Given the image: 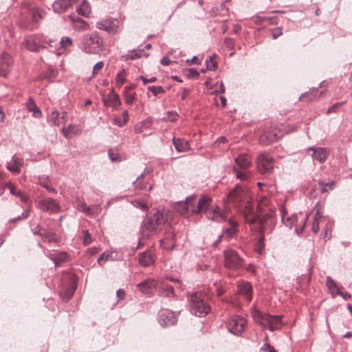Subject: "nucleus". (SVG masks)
I'll return each instance as SVG.
<instances>
[{
  "label": "nucleus",
  "mask_w": 352,
  "mask_h": 352,
  "mask_svg": "<svg viewBox=\"0 0 352 352\" xmlns=\"http://www.w3.org/2000/svg\"><path fill=\"white\" fill-rule=\"evenodd\" d=\"M227 199L228 203L232 204L243 214L246 223L250 225L257 224L261 232L267 230V224L270 227V232L272 230L275 224L274 210L267 208L269 201L267 197H264L257 205L259 215L253 210L249 190L243 188L240 184H236L229 192Z\"/></svg>",
  "instance_id": "nucleus-1"
},
{
  "label": "nucleus",
  "mask_w": 352,
  "mask_h": 352,
  "mask_svg": "<svg viewBox=\"0 0 352 352\" xmlns=\"http://www.w3.org/2000/svg\"><path fill=\"white\" fill-rule=\"evenodd\" d=\"M170 224V214L166 211L157 210L146 216L142 224V230L147 234H156L166 229Z\"/></svg>",
  "instance_id": "nucleus-2"
},
{
  "label": "nucleus",
  "mask_w": 352,
  "mask_h": 352,
  "mask_svg": "<svg viewBox=\"0 0 352 352\" xmlns=\"http://www.w3.org/2000/svg\"><path fill=\"white\" fill-rule=\"evenodd\" d=\"M252 316L263 329L267 328L270 331L280 329L283 325L282 315H270L254 309L252 311Z\"/></svg>",
  "instance_id": "nucleus-3"
},
{
  "label": "nucleus",
  "mask_w": 352,
  "mask_h": 352,
  "mask_svg": "<svg viewBox=\"0 0 352 352\" xmlns=\"http://www.w3.org/2000/svg\"><path fill=\"white\" fill-rule=\"evenodd\" d=\"M235 165L232 166V173L235 177L243 182H247L252 173L250 170L252 166V159L246 153H242L234 158Z\"/></svg>",
  "instance_id": "nucleus-4"
},
{
  "label": "nucleus",
  "mask_w": 352,
  "mask_h": 352,
  "mask_svg": "<svg viewBox=\"0 0 352 352\" xmlns=\"http://www.w3.org/2000/svg\"><path fill=\"white\" fill-rule=\"evenodd\" d=\"M82 42V49L87 54H100L105 50L103 38L97 32L85 35Z\"/></svg>",
  "instance_id": "nucleus-5"
},
{
  "label": "nucleus",
  "mask_w": 352,
  "mask_h": 352,
  "mask_svg": "<svg viewBox=\"0 0 352 352\" xmlns=\"http://www.w3.org/2000/svg\"><path fill=\"white\" fill-rule=\"evenodd\" d=\"M191 313L198 317L206 316L210 311L211 308L202 298L200 293H194L190 296Z\"/></svg>",
  "instance_id": "nucleus-6"
},
{
  "label": "nucleus",
  "mask_w": 352,
  "mask_h": 352,
  "mask_svg": "<svg viewBox=\"0 0 352 352\" xmlns=\"http://www.w3.org/2000/svg\"><path fill=\"white\" fill-rule=\"evenodd\" d=\"M282 221L286 226L289 228H295V232L297 234L302 233L303 228L306 224L308 216H304L302 214L297 215L294 214L290 217H285V210L284 208L280 209Z\"/></svg>",
  "instance_id": "nucleus-7"
},
{
  "label": "nucleus",
  "mask_w": 352,
  "mask_h": 352,
  "mask_svg": "<svg viewBox=\"0 0 352 352\" xmlns=\"http://www.w3.org/2000/svg\"><path fill=\"white\" fill-rule=\"evenodd\" d=\"M96 27L100 30L107 32L109 35H116L123 30V25L117 18L107 17L96 23Z\"/></svg>",
  "instance_id": "nucleus-8"
},
{
  "label": "nucleus",
  "mask_w": 352,
  "mask_h": 352,
  "mask_svg": "<svg viewBox=\"0 0 352 352\" xmlns=\"http://www.w3.org/2000/svg\"><path fill=\"white\" fill-rule=\"evenodd\" d=\"M247 322L245 318L235 316L230 318L226 322V327L228 331L236 335L240 336L245 331Z\"/></svg>",
  "instance_id": "nucleus-9"
},
{
  "label": "nucleus",
  "mask_w": 352,
  "mask_h": 352,
  "mask_svg": "<svg viewBox=\"0 0 352 352\" xmlns=\"http://www.w3.org/2000/svg\"><path fill=\"white\" fill-rule=\"evenodd\" d=\"M224 264L226 267L230 270L239 268L243 264V259L234 250H227L223 252Z\"/></svg>",
  "instance_id": "nucleus-10"
},
{
  "label": "nucleus",
  "mask_w": 352,
  "mask_h": 352,
  "mask_svg": "<svg viewBox=\"0 0 352 352\" xmlns=\"http://www.w3.org/2000/svg\"><path fill=\"white\" fill-rule=\"evenodd\" d=\"M37 208L40 210L50 214L57 213L60 211L59 204L51 197H45L38 200Z\"/></svg>",
  "instance_id": "nucleus-11"
},
{
  "label": "nucleus",
  "mask_w": 352,
  "mask_h": 352,
  "mask_svg": "<svg viewBox=\"0 0 352 352\" xmlns=\"http://www.w3.org/2000/svg\"><path fill=\"white\" fill-rule=\"evenodd\" d=\"M257 169L261 173H270L274 168V159L267 153H260L256 159Z\"/></svg>",
  "instance_id": "nucleus-12"
},
{
  "label": "nucleus",
  "mask_w": 352,
  "mask_h": 352,
  "mask_svg": "<svg viewBox=\"0 0 352 352\" xmlns=\"http://www.w3.org/2000/svg\"><path fill=\"white\" fill-rule=\"evenodd\" d=\"M212 203V200L210 197L207 195H202L197 203L196 201L193 203L192 214L204 213L206 214L211 208H213Z\"/></svg>",
  "instance_id": "nucleus-13"
},
{
  "label": "nucleus",
  "mask_w": 352,
  "mask_h": 352,
  "mask_svg": "<svg viewBox=\"0 0 352 352\" xmlns=\"http://www.w3.org/2000/svg\"><path fill=\"white\" fill-rule=\"evenodd\" d=\"M197 195L192 194L186 198L184 201H179L175 209L181 215L188 217L191 212L192 214V205L195 202Z\"/></svg>",
  "instance_id": "nucleus-14"
},
{
  "label": "nucleus",
  "mask_w": 352,
  "mask_h": 352,
  "mask_svg": "<svg viewBox=\"0 0 352 352\" xmlns=\"http://www.w3.org/2000/svg\"><path fill=\"white\" fill-rule=\"evenodd\" d=\"M157 281L153 278L146 279L137 285L140 292L144 294H151L157 287Z\"/></svg>",
  "instance_id": "nucleus-15"
},
{
  "label": "nucleus",
  "mask_w": 352,
  "mask_h": 352,
  "mask_svg": "<svg viewBox=\"0 0 352 352\" xmlns=\"http://www.w3.org/2000/svg\"><path fill=\"white\" fill-rule=\"evenodd\" d=\"M23 159L14 155L10 162L7 163V169L13 174H19L21 173V168L23 165Z\"/></svg>",
  "instance_id": "nucleus-16"
},
{
  "label": "nucleus",
  "mask_w": 352,
  "mask_h": 352,
  "mask_svg": "<svg viewBox=\"0 0 352 352\" xmlns=\"http://www.w3.org/2000/svg\"><path fill=\"white\" fill-rule=\"evenodd\" d=\"M308 151H311V157L314 162H318L319 163L324 162L327 158V151L324 148L322 147H309L307 149Z\"/></svg>",
  "instance_id": "nucleus-17"
},
{
  "label": "nucleus",
  "mask_w": 352,
  "mask_h": 352,
  "mask_svg": "<svg viewBox=\"0 0 352 352\" xmlns=\"http://www.w3.org/2000/svg\"><path fill=\"white\" fill-rule=\"evenodd\" d=\"M103 102L105 106L112 107L114 109L121 104L120 96L115 92L114 89L111 90L107 98H103Z\"/></svg>",
  "instance_id": "nucleus-18"
},
{
  "label": "nucleus",
  "mask_w": 352,
  "mask_h": 352,
  "mask_svg": "<svg viewBox=\"0 0 352 352\" xmlns=\"http://www.w3.org/2000/svg\"><path fill=\"white\" fill-rule=\"evenodd\" d=\"M76 0H56L52 4V8L56 13L65 12Z\"/></svg>",
  "instance_id": "nucleus-19"
},
{
  "label": "nucleus",
  "mask_w": 352,
  "mask_h": 352,
  "mask_svg": "<svg viewBox=\"0 0 352 352\" xmlns=\"http://www.w3.org/2000/svg\"><path fill=\"white\" fill-rule=\"evenodd\" d=\"M207 218L213 221L220 223L226 221V217L218 207L211 208V210L206 214Z\"/></svg>",
  "instance_id": "nucleus-20"
},
{
  "label": "nucleus",
  "mask_w": 352,
  "mask_h": 352,
  "mask_svg": "<svg viewBox=\"0 0 352 352\" xmlns=\"http://www.w3.org/2000/svg\"><path fill=\"white\" fill-rule=\"evenodd\" d=\"M158 320L162 326L168 327L175 324L177 318L173 312L163 313L160 315Z\"/></svg>",
  "instance_id": "nucleus-21"
},
{
  "label": "nucleus",
  "mask_w": 352,
  "mask_h": 352,
  "mask_svg": "<svg viewBox=\"0 0 352 352\" xmlns=\"http://www.w3.org/2000/svg\"><path fill=\"white\" fill-rule=\"evenodd\" d=\"M238 292L248 302L252 300V288L248 282H243L238 285Z\"/></svg>",
  "instance_id": "nucleus-22"
},
{
  "label": "nucleus",
  "mask_w": 352,
  "mask_h": 352,
  "mask_svg": "<svg viewBox=\"0 0 352 352\" xmlns=\"http://www.w3.org/2000/svg\"><path fill=\"white\" fill-rule=\"evenodd\" d=\"M139 263L142 267H148L154 264L155 259L151 251H146L139 254Z\"/></svg>",
  "instance_id": "nucleus-23"
},
{
  "label": "nucleus",
  "mask_w": 352,
  "mask_h": 352,
  "mask_svg": "<svg viewBox=\"0 0 352 352\" xmlns=\"http://www.w3.org/2000/svg\"><path fill=\"white\" fill-rule=\"evenodd\" d=\"M172 141L177 152H186L190 148L189 142L183 138L173 137Z\"/></svg>",
  "instance_id": "nucleus-24"
},
{
  "label": "nucleus",
  "mask_w": 352,
  "mask_h": 352,
  "mask_svg": "<svg viewBox=\"0 0 352 352\" xmlns=\"http://www.w3.org/2000/svg\"><path fill=\"white\" fill-rule=\"evenodd\" d=\"M323 92V91L319 92L317 88H311L309 91L302 94L299 98L307 102L312 101L322 96Z\"/></svg>",
  "instance_id": "nucleus-25"
},
{
  "label": "nucleus",
  "mask_w": 352,
  "mask_h": 352,
  "mask_svg": "<svg viewBox=\"0 0 352 352\" xmlns=\"http://www.w3.org/2000/svg\"><path fill=\"white\" fill-rule=\"evenodd\" d=\"M23 46L31 52H38L41 47H43V45L37 43L35 38L33 36H28L24 39L23 43Z\"/></svg>",
  "instance_id": "nucleus-26"
},
{
  "label": "nucleus",
  "mask_w": 352,
  "mask_h": 352,
  "mask_svg": "<svg viewBox=\"0 0 352 352\" xmlns=\"http://www.w3.org/2000/svg\"><path fill=\"white\" fill-rule=\"evenodd\" d=\"M27 109L32 113V116L36 118H40L42 116L41 109L37 107L34 100L30 97L26 102Z\"/></svg>",
  "instance_id": "nucleus-27"
},
{
  "label": "nucleus",
  "mask_w": 352,
  "mask_h": 352,
  "mask_svg": "<svg viewBox=\"0 0 352 352\" xmlns=\"http://www.w3.org/2000/svg\"><path fill=\"white\" fill-rule=\"evenodd\" d=\"M47 256L54 261L55 267H57L67 259L68 255L65 252H60L50 254Z\"/></svg>",
  "instance_id": "nucleus-28"
},
{
  "label": "nucleus",
  "mask_w": 352,
  "mask_h": 352,
  "mask_svg": "<svg viewBox=\"0 0 352 352\" xmlns=\"http://www.w3.org/2000/svg\"><path fill=\"white\" fill-rule=\"evenodd\" d=\"M327 287L333 297H335L340 293V288L337 285V283L331 278V276H327L326 281Z\"/></svg>",
  "instance_id": "nucleus-29"
},
{
  "label": "nucleus",
  "mask_w": 352,
  "mask_h": 352,
  "mask_svg": "<svg viewBox=\"0 0 352 352\" xmlns=\"http://www.w3.org/2000/svg\"><path fill=\"white\" fill-rule=\"evenodd\" d=\"M228 222L230 227L223 229V234L226 235L228 238H232L236 234L238 231V223L233 219H229Z\"/></svg>",
  "instance_id": "nucleus-30"
},
{
  "label": "nucleus",
  "mask_w": 352,
  "mask_h": 352,
  "mask_svg": "<svg viewBox=\"0 0 352 352\" xmlns=\"http://www.w3.org/2000/svg\"><path fill=\"white\" fill-rule=\"evenodd\" d=\"M142 56H148V54L144 52V50H133L129 51L126 55L123 56L122 58L125 60H135L141 58Z\"/></svg>",
  "instance_id": "nucleus-31"
},
{
  "label": "nucleus",
  "mask_w": 352,
  "mask_h": 352,
  "mask_svg": "<svg viewBox=\"0 0 352 352\" xmlns=\"http://www.w3.org/2000/svg\"><path fill=\"white\" fill-rule=\"evenodd\" d=\"M278 140L277 135L271 132L263 133L259 138L260 142L262 144H270Z\"/></svg>",
  "instance_id": "nucleus-32"
},
{
  "label": "nucleus",
  "mask_w": 352,
  "mask_h": 352,
  "mask_svg": "<svg viewBox=\"0 0 352 352\" xmlns=\"http://www.w3.org/2000/svg\"><path fill=\"white\" fill-rule=\"evenodd\" d=\"M47 121L55 126H60L63 124V121L60 118V113L56 109L52 111L48 116Z\"/></svg>",
  "instance_id": "nucleus-33"
},
{
  "label": "nucleus",
  "mask_w": 352,
  "mask_h": 352,
  "mask_svg": "<svg viewBox=\"0 0 352 352\" xmlns=\"http://www.w3.org/2000/svg\"><path fill=\"white\" fill-rule=\"evenodd\" d=\"M76 12L79 14L87 17L91 12L89 4L86 1H83L80 6L76 9Z\"/></svg>",
  "instance_id": "nucleus-34"
},
{
  "label": "nucleus",
  "mask_w": 352,
  "mask_h": 352,
  "mask_svg": "<svg viewBox=\"0 0 352 352\" xmlns=\"http://www.w3.org/2000/svg\"><path fill=\"white\" fill-rule=\"evenodd\" d=\"M71 19L74 23H76V29L86 30L89 28V24L85 20L78 16H71Z\"/></svg>",
  "instance_id": "nucleus-35"
},
{
  "label": "nucleus",
  "mask_w": 352,
  "mask_h": 352,
  "mask_svg": "<svg viewBox=\"0 0 352 352\" xmlns=\"http://www.w3.org/2000/svg\"><path fill=\"white\" fill-rule=\"evenodd\" d=\"M42 239L45 242L48 243H57L58 241V238L54 233L44 231L43 233L40 234Z\"/></svg>",
  "instance_id": "nucleus-36"
},
{
  "label": "nucleus",
  "mask_w": 352,
  "mask_h": 352,
  "mask_svg": "<svg viewBox=\"0 0 352 352\" xmlns=\"http://www.w3.org/2000/svg\"><path fill=\"white\" fill-rule=\"evenodd\" d=\"M160 294L163 296L171 298L175 296L173 287L166 285L160 289Z\"/></svg>",
  "instance_id": "nucleus-37"
},
{
  "label": "nucleus",
  "mask_w": 352,
  "mask_h": 352,
  "mask_svg": "<svg viewBox=\"0 0 352 352\" xmlns=\"http://www.w3.org/2000/svg\"><path fill=\"white\" fill-rule=\"evenodd\" d=\"M206 69L210 71H214L217 69L218 64L215 60V56H209L206 60Z\"/></svg>",
  "instance_id": "nucleus-38"
},
{
  "label": "nucleus",
  "mask_w": 352,
  "mask_h": 352,
  "mask_svg": "<svg viewBox=\"0 0 352 352\" xmlns=\"http://www.w3.org/2000/svg\"><path fill=\"white\" fill-rule=\"evenodd\" d=\"M39 184L41 186L45 188L48 192L56 193V190L54 188L50 186L49 178L47 177H43L39 179Z\"/></svg>",
  "instance_id": "nucleus-39"
},
{
  "label": "nucleus",
  "mask_w": 352,
  "mask_h": 352,
  "mask_svg": "<svg viewBox=\"0 0 352 352\" xmlns=\"http://www.w3.org/2000/svg\"><path fill=\"white\" fill-rule=\"evenodd\" d=\"M322 214L318 210L316 213L315 214L314 221L312 222V226H311V230L314 233H317L319 230V223L320 219H322Z\"/></svg>",
  "instance_id": "nucleus-40"
},
{
  "label": "nucleus",
  "mask_w": 352,
  "mask_h": 352,
  "mask_svg": "<svg viewBox=\"0 0 352 352\" xmlns=\"http://www.w3.org/2000/svg\"><path fill=\"white\" fill-rule=\"evenodd\" d=\"M123 96H124V101H125L126 104L131 105L133 103V102L135 99L136 93L124 90Z\"/></svg>",
  "instance_id": "nucleus-41"
},
{
  "label": "nucleus",
  "mask_w": 352,
  "mask_h": 352,
  "mask_svg": "<svg viewBox=\"0 0 352 352\" xmlns=\"http://www.w3.org/2000/svg\"><path fill=\"white\" fill-rule=\"evenodd\" d=\"M116 85L122 87L126 82V72L124 69L120 71L116 78Z\"/></svg>",
  "instance_id": "nucleus-42"
},
{
  "label": "nucleus",
  "mask_w": 352,
  "mask_h": 352,
  "mask_svg": "<svg viewBox=\"0 0 352 352\" xmlns=\"http://www.w3.org/2000/svg\"><path fill=\"white\" fill-rule=\"evenodd\" d=\"M43 11L38 8H34L32 10V20L34 23H38L43 18Z\"/></svg>",
  "instance_id": "nucleus-43"
},
{
  "label": "nucleus",
  "mask_w": 352,
  "mask_h": 352,
  "mask_svg": "<svg viewBox=\"0 0 352 352\" xmlns=\"http://www.w3.org/2000/svg\"><path fill=\"white\" fill-rule=\"evenodd\" d=\"M148 90L153 93V96H157L159 94L165 93L164 89L162 86H148Z\"/></svg>",
  "instance_id": "nucleus-44"
},
{
  "label": "nucleus",
  "mask_w": 352,
  "mask_h": 352,
  "mask_svg": "<svg viewBox=\"0 0 352 352\" xmlns=\"http://www.w3.org/2000/svg\"><path fill=\"white\" fill-rule=\"evenodd\" d=\"M60 45V48L59 50H61L62 49L66 50L72 45V41L69 37L64 36L61 38Z\"/></svg>",
  "instance_id": "nucleus-45"
},
{
  "label": "nucleus",
  "mask_w": 352,
  "mask_h": 352,
  "mask_svg": "<svg viewBox=\"0 0 352 352\" xmlns=\"http://www.w3.org/2000/svg\"><path fill=\"white\" fill-rule=\"evenodd\" d=\"M334 186L333 182H330L328 183H323L320 182L319 183V188L322 193L328 191L329 190H331Z\"/></svg>",
  "instance_id": "nucleus-46"
},
{
  "label": "nucleus",
  "mask_w": 352,
  "mask_h": 352,
  "mask_svg": "<svg viewBox=\"0 0 352 352\" xmlns=\"http://www.w3.org/2000/svg\"><path fill=\"white\" fill-rule=\"evenodd\" d=\"M82 233H83V241H82L83 244L85 245H89L94 241L93 237L91 236V234L89 232L88 230H83Z\"/></svg>",
  "instance_id": "nucleus-47"
},
{
  "label": "nucleus",
  "mask_w": 352,
  "mask_h": 352,
  "mask_svg": "<svg viewBox=\"0 0 352 352\" xmlns=\"http://www.w3.org/2000/svg\"><path fill=\"white\" fill-rule=\"evenodd\" d=\"M12 64V59L9 54L4 53L1 56V65L3 67H8Z\"/></svg>",
  "instance_id": "nucleus-48"
},
{
  "label": "nucleus",
  "mask_w": 352,
  "mask_h": 352,
  "mask_svg": "<svg viewBox=\"0 0 352 352\" xmlns=\"http://www.w3.org/2000/svg\"><path fill=\"white\" fill-rule=\"evenodd\" d=\"M88 209L87 210L86 214L89 215H93L95 214H98L100 212L101 208L99 205H92L90 206H88Z\"/></svg>",
  "instance_id": "nucleus-49"
},
{
  "label": "nucleus",
  "mask_w": 352,
  "mask_h": 352,
  "mask_svg": "<svg viewBox=\"0 0 352 352\" xmlns=\"http://www.w3.org/2000/svg\"><path fill=\"white\" fill-rule=\"evenodd\" d=\"M76 207L78 210L82 211L85 214L87 212V210H89L86 203L84 201L80 200V199H78L77 200Z\"/></svg>",
  "instance_id": "nucleus-50"
},
{
  "label": "nucleus",
  "mask_w": 352,
  "mask_h": 352,
  "mask_svg": "<svg viewBox=\"0 0 352 352\" xmlns=\"http://www.w3.org/2000/svg\"><path fill=\"white\" fill-rule=\"evenodd\" d=\"M270 32L272 33V38L274 39H276L283 34V28L281 27H278L270 30Z\"/></svg>",
  "instance_id": "nucleus-51"
},
{
  "label": "nucleus",
  "mask_w": 352,
  "mask_h": 352,
  "mask_svg": "<svg viewBox=\"0 0 352 352\" xmlns=\"http://www.w3.org/2000/svg\"><path fill=\"white\" fill-rule=\"evenodd\" d=\"M344 103V102H336L335 104H333V105H331L327 111V114H330L331 113H336L337 111V109L341 107L343 104Z\"/></svg>",
  "instance_id": "nucleus-52"
},
{
  "label": "nucleus",
  "mask_w": 352,
  "mask_h": 352,
  "mask_svg": "<svg viewBox=\"0 0 352 352\" xmlns=\"http://www.w3.org/2000/svg\"><path fill=\"white\" fill-rule=\"evenodd\" d=\"M111 254L108 252H103L98 258V263L99 265H103L104 262L109 260Z\"/></svg>",
  "instance_id": "nucleus-53"
},
{
  "label": "nucleus",
  "mask_w": 352,
  "mask_h": 352,
  "mask_svg": "<svg viewBox=\"0 0 352 352\" xmlns=\"http://www.w3.org/2000/svg\"><path fill=\"white\" fill-rule=\"evenodd\" d=\"M75 290H76L75 287H73L72 288L67 289L63 294V298L67 301L69 300L72 297Z\"/></svg>",
  "instance_id": "nucleus-54"
},
{
  "label": "nucleus",
  "mask_w": 352,
  "mask_h": 352,
  "mask_svg": "<svg viewBox=\"0 0 352 352\" xmlns=\"http://www.w3.org/2000/svg\"><path fill=\"white\" fill-rule=\"evenodd\" d=\"M108 155L113 162L120 161V155L115 152L113 149H109L108 151Z\"/></svg>",
  "instance_id": "nucleus-55"
},
{
  "label": "nucleus",
  "mask_w": 352,
  "mask_h": 352,
  "mask_svg": "<svg viewBox=\"0 0 352 352\" xmlns=\"http://www.w3.org/2000/svg\"><path fill=\"white\" fill-rule=\"evenodd\" d=\"M146 123L145 122H141L140 123H138L134 128V131L136 133H141L144 131V129L145 128Z\"/></svg>",
  "instance_id": "nucleus-56"
},
{
  "label": "nucleus",
  "mask_w": 352,
  "mask_h": 352,
  "mask_svg": "<svg viewBox=\"0 0 352 352\" xmlns=\"http://www.w3.org/2000/svg\"><path fill=\"white\" fill-rule=\"evenodd\" d=\"M224 44L230 50H233L234 47V41L231 38H225Z\"/></svg>",
  "instance_id": "nucleus-57"
},
{
  "label": "nucleus",
  "mask_w": 352,
  "mask_h": 352,
  "mask_svg": "<svg viewBox=\"0 0 352 352\" xmlns=\"http://www.w3.org/2000/svg\"><path fill=\"white\" fill-rule=\"evenodd\" d=\"M104 66V63L102 61H99L98 63H96L94 67H93V71H92V73H93V75H95L96 74H97Z\"/></svg>",
  "instance_id": "nucleus-58"
},
{
  "label": "nucleus",
  "mask_w": 352,
  "mask_h": 352,
  "mask_svg": "<svg viewBox=\"0 0 352 352\" xmlns=\"http://www.w3.org/2000/svg\"><path fill=\"white\" fill-rule=\"evenodd\" d=\"M228 140L226 137L221 136L214 143H213V147L217 148L219 146L220 144H224L227 142Z\"/></svg>",
  "instance_id": "nucleus-59"
},
{
  "label": "nucleus",
  "mask_w": 352,
  "mask_h": 352,
  "mask_svg": "<svg viewBox=\"0 0 352 352\" xmlns=\"http://www.w3.org/2000/svg\"><path fill=\"white\" fill-rule=\"evenodd\" d=\"M122 116H123L122 123H117V122H116V125H118L119 126H122L123 125H124L127 122V121L129 120V113H128L127 110H125V111H123Z\"/></svg>",
  "instance_id": "nucleus-60"
},
{
  "label": "nucleus",
  "mask_w": 352,
  "mask_h": 352,
  "mask_svg": "<svg viewBox=\"0 0 352 352\" xmlns=\"http://www.w3.org/2000/svg\"><path fill=\"white\" fill-rule=\"evenodd\" d=\"M67 127L68 128L70 133L76 134L80 130V126L78 125H74L70 124Z\"/></svg>",
  "instance_id": "nucleus-61"
},
{
  "label": "nucleus",
  "mask_w": 352,
  "mask_h": 352,
  "mask_svg": "<svg viewBox=\"0 0 352 352\" xmlns=\"http://www.w3.org/2000/svg\"><path fill=\"white\" fill-rule=\"evenodd\" d=\"M177 114L173 111H168L167 113L166 119L170 122H175L177 120Z\"/></svg>",
  "instance_id": "nucleus-62"
},
{
  "label": "nucleus",
  "mask_w": 352,
  "mask_h": 352,
  "mask_svg": "<svg viewBox=\"0 0 352 352\" xmlns=\"http://www.w3.org/2000/svg\"><path fill=\"white\" fill-rule=\"evenodd\" d=\"M139 78H140V80H142L144 85H146L148 82H155L157 80V78L156 77H152L151 78H146L144 76H140Z\"/></svg>",
  "instance_id": "nucleus-63"
},
{
  "label": "nucleus",
  "mask_w": 352,
  "mask_h": 352,
  "mask_svg": "<svg viewBox=\"0 0 352 352\" xmlns=\"http://www.w3.org/2000/svg\"><path fill=\"white\" fill-rule=\"evenodd\" d=\"M265 20H267V16H255L254 17V21L257 25H259L262 22L265 21Z\"/></svg>",
  "instance_id": "nucleus-64"
}]
</instances>
